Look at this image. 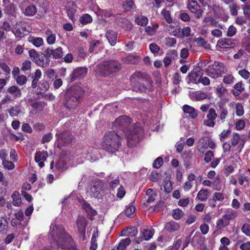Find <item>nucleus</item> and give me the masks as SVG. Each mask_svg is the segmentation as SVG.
<instances>
[{
    "mask_svg": "<svg viewBox=\"0 0 250 250\" xmlns=\"http://www.w3.org/2000/svg\"><path fill=\"white\" fill-rule=\"evenodd\" d=\"M205 71L209 77L216 79L225 73L227 69L223 63L215 61L212 65L208 66Z\"/></svg>",
    "mask_w": 250,
    "mask_h": 250,
    "instance_id": "423d86ee",
    "label": "nucleus"
},
{
    "mask_svg": "<svg viewBox=\"0 0 250 250\" xmlns=\"http://www.w3.org/2000/svg\"><path fill=\"white\" fill-rule=\"evenodd\" d=\"M48 57L45 55L41 56L40 59H39L38 61L36 62L38 65L42 67H45L47 66L49 64V60L48 58Z\"/></svg>",
    "mask_w": 250,
    "mask_h": 250,
    "instance_id": "72a5a7b5",
    "label": "nucleus"
},
{
    "mask_svg": "<svg viewBox=\"0 0 250 250\" xmlns=\"http://www.w3.org/2000/svg\"><path fill=\"white\" fill-rule=\"evenodd\" d=\"M4 8L5 12L8 14L13 15L15 12L16 6L13 3L7 5Z\"/></svg>",
    "mask_w": 250,
    "mask_h": 250,
    "instance_id": "3c124183",
    "label": "nucleus"
},
{
    "mask_svg": "<svg viewBox=\"0 0 250 250\" xmlns=\"http://www.w3.org/2000/svg\"><path fill=\"white\" fill-rule=\"evenodd\" d=\"M31 42L36 47H40L43 44V40L41 38H33Z\"/></svg>",
    "mask_w": 250,
    "mask_h": 250,
    "instance_id": "680f3d73",
    "label": "nucleus"
},
{
    "mask_svg": "<svg viewBox=\"0 0 250 250\" xmlns=\"http://www.w3.org/2000/svg\"><path fill=\"white\" fill-rule=\"evenodd\" d=\"M80 21L83 24H86L92 21V18L89 14H85L80 18Z\"/></svg>",
    "mask_w": 250,
    "mask_h": 250,
    "instance_id": "ea45409f",
    "label": "nucleus"
},
{
    "mask_svg": "<svg viewBox=\"0 0 250 250\" xmlns=\"http://www.w3.org/2000/svg\"><path fill=\"white\" fill-rule=\"evenodd\" d=\"M37 8L34 5L28 6L25 9L24 14L27 16H33L37 13Z\"/></svg>",
    "mask_w": 250,
    "mask_h": 250,
    "instance_id": "e433bc0d",
    "label": "nucleus"
},
{
    "mask_svg": "<svg viewBox=\"0 0 250 250\" xmlns=\"http://www.w3.org/2000/svg\"><path fill=\"white\" fill-rule=\"evenodd\" d=\"M237 215L238 213L236 211L232 209H227L222 216L229 225L230 220L235 219L237 217Z\"/></svg>",
    "mask_w": 250,
    "mask_h": 250,
    "instance_id": "412c9836",
    "label": "nucleus"
},
{
    "mask_svg": "<svg viewBox=\"0 0 250 250\" xmlns=\"http://www.w3.org/2000/svg\"><path fill=\"white\" fill-rule=\"evenodd\" d=\"M56 136L58 137V146L59 147L69 144L74 139L73 135L68 131L56 134Z\"/></svg>",
    "mask_w": 250,
    "mask_h": 250,
    "instance_id": "1a4fd4ad",
    "label": "nucleus"
},
{
    "mask_svg": "<svg viewBox=\"0 0 250 250\" xmlns=\"http://www.w3.org/2000/svg\"><path fill=\"white\" fill-rule=\"evenodd\" d=\"M49 239L52 244L55 243L58 248L62 249L77 250L76 245L71 237L61 225L53 224L51 225Z\"/></svg>",
    "mask_w": 250,
    "mask_h": 250,
    "instance_id": "f257e3e1",
    "label": "nucleus"
},
{
    "mask_svg": "<svg viewBox=\"0 0 250 250\" xmlns=\"http://www.w3.org/2000/svg\"><path fill=\"white\" fill-rule=\"evenodd\" d=\"M123 7L127 11L130 10L134 8V2L132 0H126L123 3Z\"/></svg>",
    "mask_w": 250,
    "mask_h": 250,
    "instance_id": "864d4df0",
    "label": "nucleus"
},
{
    "mask_svg": "<svg viewBox=\"0 0 250 250\" xmlns=\"http://www.w3.org/2000/svg\"><path fill=\"white\" fill-rule=\"evenodd\" d=\"M76 5L74 2H70L67 5V14L69 18L74 21L76 20L75 14L76 13Z\"/></svg>",
    "mask_w": 250,
    "mask_h": 250,
    "instance_id": "f3484780",
    "label": "nucleus"
},
{
    "mask_svg": "<svg viewBox=\"0 0 250 250\" xmlns=\"http://www.w3.org/2000/svg\"><path fill=\"white\" fill-rule=\"evenodd\" d=\"M125 234L130 236H135L137 233V229L134 227H130L126 229Z\"/></svg>",
    "mask_w": 250,
    "mask_h": 250,
    "instance_id": "6e6d98bb",
    "label": "nucleus"
},
{
    "mask_svg": "<svg viewBox=\"0 0 250 250\" xmlns=\"http://www.w3.org/2000/svg\"><path fill=\"white\" fill-rule=\"evenodd\" d=\"M163 187L164 188V191L167 193H169L171 191L172 188V184L171 182L169 180H165L163 184Z\"/></svg>",
    "mask_w": 250,
    "mask_h": 250,
    "instance_id": "49530a36",
    "label": "nucleus"
},
{
    "mask_svg": "<svg viewBox=\"0 0 250 250\" xmlns=\"http://www.w3.org/2000/svg\"><path fill=\"white\" fill-rule=\"evenodd\" d=\"M183 110L185 113L189 114L191 118L192 119H195L198 115L195 108L188 105H184L183 106Z\"/></svg>",
    "mask_w": 250,
    "mask_h": 250,
    "instance_id": "a878e982",
    "label": "nucleus"
},
{
    "mask_svg": "<svg viewBox=\"0 0 250 250\" xmlns=\"http://www.w3.org/2000/svg\"><path fill=\"white\" fill-rule=\"evenodd\" d=\"M203 21L207 24L206 26H217V25H214V21L212 17H206Z\"/></svg>",
    "mask_w": 250,
    "mask_h": 250,
    "instance_id": "052dcab7",
    "label": "nucleus"
},
{
    "mask_svg": "<svg viewBox=\"0 0 250 250\" xmlns=\"http://www.w3.org/2000/svg\"><path fill=\"white\" fill-rule=\"evenodd\" d=\"M214 154L212 151H208L205 155L204 160L207 163H209L213 157Z\"/></svg>",
    "mask_w": 250,
    "mask_h": 250,
    "instance_id": "69168bd1",
    "label": "nucleus"
},
{
    "mask_svg": "<svg viewBox=\"0 0 250 250\" xmlns=\"http://www.w3.org/2000/svg\"><path fill=\"white\" fill-rule=\"evenodd\" d=\"M48 156V153L45 151H38L35 153V161L38 163L40 167H44V162L46 161Z\"/></svg>",
    "mask_w": 250,
    "mask_h": 250,
    "instance_id": "ddd939ff",
    "label": "nucleus"
},
{
    "mask_svg": "<svg viewBox=\"0 0 250 250\" xmlns=\"http://www.w3.org/2000/svg\"><path fill=\"white\" fill-rule=\"evenodd\" d=\"M27 78L24 75L19 76L16 79V82L18 84L22 85L25 83Z\"/></svg>",
    "mask_w": 250,
    "mask_h": 250,
    "instance_id": "338daca9",
    "label": "nucleus"
},
{
    "mask_svg": "<svg viewBox=\"0 0 250 250\" xmlns=\"http://www.w3.org/2000/svg\"><path fill=\"white\" fill-rule=\"evenodd\" d=\"M233 44V41L231 39L222 38L217 41V46L221 48H226Z\"/></svg>",
    "mask_w": 250,
    "mask_h": 250,
    "instance_id": "aec40b11",
    "label": "nucleus"
},
{
    "mask_svg": "<svg viewBox=\"0 0 250 250\" xmlns=\"http://www.w3.org/2000/svg\"><path fill=\"white\" fill-rule=\"evenodd\" d=\"M203 73L200 70H193L188 73V76L190 81L196 83H200Z\"/></svg>",
    "mask_w": 250,
    "mask_h": 250,
    "instance_id": "dca6fc26",
    "label": "nucleus"
},
{
    "mask_svg": "<svg viewBox=\"0 0 250 250\" xmlns=\"http://www.w3.org/2000/svg\"><path fill=\"white\" fill-rule=\"evenodd\" d=\"M180 225L174 221H170L166 223L165 229L169 232L172 233L180 229Z\"/></svg>",
    "mask_w": 250,
    "mask_h": 250,
    "instance_id": "b1692460",
    "label": "nucleus"
},
{
    "mask_svg": "<svg viewBox=\"0 0 250 250\" xmlns=\"http://www.w3.org/2000/svg\"><path fill=\"white\" fill-rule=\"evenodd\" d=\"M184 215V212L182 210L177 208L173 210L172 217L175 220H178L182 218Z\"/></svg>",
    "mask_w": 250,
    "mask_h": 250,
    "instance_id": "79ce46f5",
    "label": "nucleus"
},
{
    "mask_svg": "<svg viewBox=\"0 0 250 250\" xmlns=\"http://www.w3.org/2000/svg\"><path fill=\"white\" fill-rule=\"evenodd\" d=\"M8 227V222L6 218L4 217H0V232H4Z\"/></svg>",
    "mask_w": 250,
    "mask_h": 250,
    "instance_id": "58836bf2",
    "label": "nucleus"
},
{
    "mask_svg": "<svg viewBox=\"0 0 250 250\" xmlns=\"http://www.w3.org/2000/svg\"><path fill=\"white\" fill-rule=\"evenodd\" d=\"M242 231L247 236L250 237V225L244 224L242 227Z\"/></svg>",
    "mask_w": 250,
    "mask_h": 250,
    "instance_id": "0e129e2a",
    "label": "nucleus"
},
{
    "mask_svg": "<svg viewBox=\"0 0 250 250\" xmlns=\"http://www.w3.org/2000/svg\"><path fill=\"white\" fill-rule=\"evenodd\" d=\"M217 117V114H216L215 109L213 108H210L207 116V118L210 120L214 121Z\"/></svg>",
    "mask_w": 250,
    "mask_h": 250,
    "instance_id": "603ef678",
    "label": "nucleus"
},
{
    "mask_svg": "<svg viewBox=\"0 0 250 250\" xmlns=\"http://www.w3.org/2000/svg\"><path fill=\"white\" fill-rule=\"evenodd\" d=\"M45 34L47 36V42L49 44H54L56 41L55 34L53 33V32L49 29L45 31Z\"/></svg>",
    "mask_w": 250,
    "mask_h": 250,
    "instance_id": "cd10ccee",
    "label": "nucleus"
},
{
    "mask_svg": "<svg viewBox=\"0 0 250 250\" xmlns=\"http://www.w3.org/2000/svg\"><path fill=\"white\" fill-rule=\"evenodd\" d=\"M122 68L121 64L115 60L105 61L96 66L97 73L103 76H109L118 72Z\"/></svg>",
    "mask_w": 250,
    "mask_h": 250,
    "instance_id": "20e7f679",
    "label": "nucleus"
},
{
    "mask_svg": "<svg viewBox=\"0 0 250 250\" xmlns=\"http://www.w3.org/2000/svg\"><path fill=\"white\" fill-rule=\"evenodd\" d=\"M87 192L92 197L101 198L104 195V185L101 181H96L88 186Z\"/></svg>",
    "mask_w": 250,
    "mask_h": 250,
    "instance_id": "0eeeda50",
    "label": "nucleus"
},
{
    "mask_svg": "<svg viewBox=\"0 0 250 250\" xmlns=\"http://www.w3.org/2000/svg\"><path fill=\"white\" fill-rule=\"evenodd\" d=\"M236 114L238 116H241L244 114V111L243 106L241 104L238 103L236 104Z\"/></svg>",
    "mask_w": 250,
    "mask_h": 250,
    "instance_id": "5fc2aeb1",
    "label": "nucleus"
},
{
    "mask_svg": "<svg viewBox=\"0 0 250 250\" xmlns=\"http://www.w3.org/2000/svg\"><path fill=\"white\" fill-rule=\"evenodd\" d=\"M240 140V136L237 133H234L233 134L232 137L231 139V143L232 146H236Z\"/></svg>",
    "mask_w": 250,
    "mask_h": 250,
    "instance_id": "4d7b16f0",
    "label": "nucleus"
},
{
    "mask_svg": "<svg viewBox=\"0 0 250 250\" xmlns=\"http://www.w3.org/2000/svg\"><path fill=\"white\" fill-rule=\"evenodd\" d=\"M13 204L15 206H19L21 203V200L19 192L15 191L12 195Z\"/></svg>",
    "mask_w": 250,
    "mask_h": 250,
    "instance_id": "2f4dec72",
    "label": "nucleus"
},
{
    "mask_svg": "<svg viewBox=\"0 0 250 250\" xmlns=\"http://www.w3.org/2000/svg\"><path fill=\"white\" fill-rule=\"evenodd\" d=\"M135 211V208L133 206H129L125 211V214L129 217L132 218L134 216Z\"/></svg>",
    "mask_w": 250,
    "mask_h": 250,
    "instance_id": "c03bdc74",
    "label": "nucleus"
},
{
    "mask_svg": "<svg viewBox=\"0 0 250 250\" xmlns=\"http://www.w3.org/2000/svg\"><path fill=\"white\" fill-rule=\"evenodd\" d=\"M2 165L5 168L9 170L13 169L14 168V165L11 161L3 160L2 162Z\"/></svg>",
    "mask_w": 250,
    "mask_h": 250,
    "instance_id": "e2e57ef3",
    "label": "nucleus"
},
{
    "mask_svg": "<svg viewBox=\"0 0 250 250\" xmlns=\"http://www.w3.org/2000/svg\"><path fill=\"white\" fill-rule=\"evenodd\" d=\"M209 195V191L207 189H201L197 194V198L201 201H205Z\"/></svg>",
    "mask_w": 250,
    "mask_h": 250,
    "instance_id": "473e14b6",
    "label": "nucleus"
},
{
    "mask_svg": "<svg viewBox=\"0 0 250 250\" xmlns=\"http://www.w3.org/2000/svg\"><path fill=\"white\" fill-rule=\"evenodd\" d=\"M234 90H232V93L235 96H238L240 93L244 90L243 83L241 82L236 83L233 86Z\"/></svg>",
    "mask_w": 250,
    "mask_h": 250,
    "instance_id": "7c9ffc66",
    "label": "nucleus"
},
{
    "mask_svg": "<svg viewBox=\"0 0 250 250\" xmlns=\"http://www.w3.org/2000/svg\"><path fill=\"white\" fill-rule=\"evenodd\" d=\"M98 236L97 233H94L92 235L90 242V250H96L97 248V243L96 242V238Z\"/></svg>",
    "mask_w": 250,
    "mask_h": 250,
    "instance_id": "a19ab883",
    "label": "nucleus"
},
{
    "mask_svg": "<svg viewBox=\"0 0 250 250\" xmlns=\"http://www.w3.org/2000/svg\"><path fill=\"white\" fill-rule=\"evenodd\" d=\"M24 108L20 104L15 105L8 110L11 117H17L20 114L23 113Z\"/></svg>",
    "mask_w": 250,
    "mask_h": 250,
    "instance_id": "5701e85b",
    "label": "nucleus"
},
{
    "mask_svg": "<svg viewBox=\"0 0 250 250\" xmlns=\"http://www.w3.org/2000/svg\"><path fill=\"white\" fill-rule=\"evenodd\" d=\"M228 223L224 220V217H222L219 219L216 223V228L218 229H220L222 228L228 226Z\"/></svg>",
    "mask_w": 250,
    "mask_h": 250,
    "instance_id": "8fccbe9b",
    "label": "nucleus"
},
{
    "mask_svg": "<svg viewBox=\"0 0 250 250\" xmlns=\"http://www.w3.org/2000/svg\"><path fill=\"white\" fill-rule=\"evenodd\" d=\"M230 133L231 130L230 129L224 130L219 135L220 141L224 142L229 138Z\"/></svg>",
    "mask_w": 250,
    "mask_h": 250,
    "instance_id": "de8ad7c7",
    "label": "nucleus"
},
{
    "mask_svg": "<svg viewBox=\"0 0 250 250\" xmlns=\"http://www.w3.org/2000/svg\"><path fill=\"white\" fill-rule=\"evenodd\" d=\"M131 240L130 238H126L124 239H122L120 242L118 246L117 247L118 250H125L127 246L130 243Z\"/></svg>",
    "mask_w": 250,
    "mask_h": 250,
    "instance_id": "4c0bfd02",
    "label": "nucleus"
},
{
    "mask_svg": "<svg viewBox=\"0 0 250 250\" xmlns=\"http://www.w3.org/2000/svg\"><path fill=\"white\" fill-rule=\"evenodd\" d=\"M226 4L229 5V8L230 13L232 16H236L238 14V9L239 6L237 4L234 2V0H221Z\"/></svg>",
    "mask_w": 250,
    "mask_h": 250,
    "instance_id": "2eb2a0df",
    "label": "nucleus"
},
{
    "mask_svg": "<svg viewBox=\"0 0 250 250\" xmlns=\"http://www.w3.org/2000/svg\"><path fill=\"white\" fill-rule=\"evenodd\" d=\"M77 225L79 232L82 234H84L86 226L85 218L82 216H79L77 220Z\"/></svg>",
    "mask_w": 250,
    "mask_h": 250,
    "instance_id": "4be33fe9",
    "label": "nucleus"
},
{
    "mask_svg": "<svg viewBox=\"0 0 250 250\" xmlns=\"http://www.w3.org/2000/svg\"><path fill=\"white\" fill-rule=\"evenodd\" d=\"M29 55L33 61L36 62L40 58L39 53H38L35 50L31 49L28 52Z\"/></svg>",
    "mask_w": 250,
    "mask_h": 250,
    "instance_id": "37998d69",
    "label": "nucleus"
},
{
    "mask_svg": "<svg viewBox=\"0 0 250 250\" xmlns=\"http://www.w3.org/2000/svg\"><path fill=\"white\" fill-rule=\"evenodd\" d=\"M188 7L189 10L195 14L197 19L201 18L203 14V10L200 8L201 6L197 2L194 0H188Z\"/></svg>",
    "mask_w": 250,
    "mask_h": 250,
    "instance_id": "9d476101",
    "label": "nucleus"
},
{
    "mask_svg": "<svg viewBox=\"0 0 250 250\" xmlns=\"http://www.w3.org/2000/svg\"><path fill=\"white\" fill-rule=\"evenodd\" d=\"M121 139L122 138L115 132H107L104 137L103 148L109 153H115L118 151L121 146Z\"/></svg>",
    "mask_w": 250,
    "mask_h": 250,
    "instance_id": "7ed1b4c3",
    "label": "nucleus"
},
{
    "mask_svg": "<svg viewBox=\"0 0 250 250\" xmlns=\"http://www.w3.org/2000/svg\"><path fill=\"white\" fill-rule=\"evenodd\" d=\"M87 73V68L84 67H81L75 69L70 75L69 79L71 82L74 81L77 78H81L84 77Z\"/></svg>",
    "mask_w": 250,
    "mask_h": 250,
    "instance_id": "f8f14e48",
    "label": "nucleus"
},
{
    "mask_svg": "<svg viewBox=\"0 0 250 250\" xmlns=\"http://www.w3.org/2000/svg\"><path fill=\"white\" fill-rule=\"evenodd\" d=\"M177 57V54L175 50L170 51L164 59L165 66L167 67L171 63V61L175 60Z\"/></svg>",
    "mask_w": 250,
    "mask_h": 250,
    "instance_id": "6ab92c4d",
    "label": "nucleus"
},
{
    "mask_svg": "<svg viewBox=\"0 0 250 250\" xmlns=\"http://www.w3.org/2000/svg\"><path fill=\"white\" fill-rule=\"evenodd\" d=\"M236 28L233 25H230L228 29L227 32V36L229 37H232L235 35L236 33Z\"/></svg>",
    "mask_w": 250,
    "mask_h": 250,
    "instance_id": "774afa93",
    "label": "nucleus"
},
{
    "mask_svg": "<svg viewBox=\"0 0 250 250\" xmlns=\"http://www.w3.org/2000/svg\"><path fill=\"white\" fill-rule=\"evenodd\" d=\"M191 29L189 27L187 26L183 29L176 28L174 31V35L178 36L179 37L183 38L185 36L188 37L190 35Z\"/></svg>",
    "mask_w": 250,
    "mask_h": 250,
    "instance_id": "a211bd4d",
    "label": "nucleus"
},
{
    "mask_svg": "<svg viewBox=\"0 0 250 250\" xmlns=\"http://www.w3.org/2000/svg\"><path fill=\"white\" fill-rule=\"evenodd\" d=\"M83 93L82 88L79 86H73L67 89L65 93V106L69 109L76 108Z\"/></svg>",
    "mask_w": 250,
    "mask_h": 250,
    "instance_id": "f03ea898",
    "label": "nucleus"
},
{
    "mask_svg": "<svg viewBox=\"0 0 250 250\" xmlns=\"http://www.w3.org/2000/svg\"><path fill=\"white\" fill-rule=\"evenodd\" d=\"M208 95L205 92H192L189 94L190 98L195 101L204 100L207 98Z\"/></svg>",
    "mask_w": 250,
    "mask_h": 250,
    "instance_id": "393cba45",
    "label": "nucleus"
},
{
    "mask_svg": "<svg viewBox=\"0 0 250 250\" xmlns=\"http://www.w3.org/2000/svg\"><path fill=\"white\" fill-rule=\"evenodd\" d=\"M31 64L32 63L30 61L26 60L24 61L21 68V70L23 71H25L30 69L31 68Z\"/></svg>",
    "mask_w": 250,
    "mask_h": 250,
    "instance_id": "13d9d810",
    "label": "nucleus"
},
{
    "mask_svg": "<svg viewBox=\"0 0 250 250\" xmlns=\"http://www.w3.org/2000/svg\"><path fill=\"white\" fill-rule=\"evenodd\" d=\"M82 207L89 216H94L96 215V211L92 208L87 203L84 202L83 204Z\"/></svg>",
    "mask_w": 250,
    "mask_h": 250,
    "instance_id": "f704fd0d",
    "label": "nucleus"
},
{
    "mask_svg": "<svg viewBox=\"0 0 250 250\" xmlns=\"http://www.w3.org/2000/svg\"><path fill=\"white\" fill-rule=\"evenodd\" d=\"M161 14L163 15L164 18L168 23H171L173 21V20L170 15V12L169 10L167 9V8L164 9Z\"/></svg>",
    "mask_w": 250,
    "mask_h": 250,
    "instance_id": "c9c22d12",
    "label": "nucleus"
},
{
    "mask_svg": "<svg viewBox=\"0 0 250 250\" xmlns=\"http://www.w3.org/2000/svg\"><path fill=\"white\" fill-rule=\"evenodd\" d=\"M7 91L15 98H20L21 95L20 89L16 86L10 87L8 88Z\"/></svg>",
    "mask_w": 250,
    "mask_h": 250,
    "instance_id": "c85d7f7f",
    "label": "nucleus"
},
{
    "mask_svg": "<svg viewBox=\"0 0 250 250\" xmlns=\"http://www.w3.org/2000/svg\"><path fill=\"white\" fill-rule=\"evenodd\" d=\"M131 123V119L126 116H121L114 122V125L116 127L124 129L128 127Z\"/></svg>",
    "mask_w": 250,
    "mask_h": 250,
    "instance_id": "9b49d317",
    "label": "nucleus"
},
{
    "mask_svg": "<svg viewBox=\"0 0 250 250\" xmlns=\"http://www.w3.org/2000/svg\"><path fill=\"white\" fill-rule=\"evenodd\" d=\"M45 53L48 57L52 56L55 59L61 58L63 56L62 49L61 47H58L55 49L47 48L45 50Z\"/></svg>",
    "mask_w": 250,
    "mask_h": 250,
    "instance_id": "4468645a",
    "label": "nucleus"
},
{
    "mask_svg": "<svg viewBox=\"0 0 250 250\" xmlns=\"http://www.w3.org/2000/svg\"><path fill=\"white\" fill-rule=\"evenodd\" d=\"M21 23L22 22L21 21L17 22L15 24L14 27L12 30L13 33L17 37H19L22 34L21 29L18 27V26L21 25Z\"/></svg>",
    "mask_w": 250,
    "mask_h": 250,
    "instance_id": "a18cd8bd",
    "label": "nucleus"
},
{
    "mask_svg": "<svg viewBox=\"0 0 250 250\" xmlns=\"http://www.w3.org/2000/svg\"><path fill=\"white\" fill-rule=\"evenodd\" d=\"M152 232L148 229H144L142 233V237L145 240H147L152 237Z\"/></svg>",
    "mask_w": 250,
    "mask_h": 250,
    "instance_id": "09e8293b",
    "label": "nucleus"
},
{
    "mask_svg": "<svg viewBox=\"0 0 250 250\" xmlns=\"http://www.w3.org/2000/svg\"><path fill=\"white\" fill-rule=\"evenodd\" d=\"M242 8L245 16L247 18H249L250 16V5H242Z\"/></svg>",
    "mask_w": 250,
    "mask_h": 250,
    "instance_id": "bf43d9fd",
    "label": "nucleus"
},
{
    "mask_svg": "<svg viewBox=\"0 0 250 250\" xmlns=\"http://www.w3.org/2000/svg\"><path fill=\"white\" fill-rule=\"evenodd\" d=\"M135 21L138 25L145 26L148 23V20L145 16L138 15L135 17Z\"/></svg>",
    "mask_w": 250,
    "mask_h": 250,
    "instance_id": "c756f323",
    "label": "nucleus"
},
{
    "mask_svg": "<svg viewBox=\"0 0 250 250\" xmlns=\"http://www.w3.org/2000/svg\"><path fill=\"white\" fill-rule=\"evenodd\" d=\"M143 79V74L140 72H135L131 75L130 81L134 90L142 91L145 89V87L140 84Z\"/></svg>",
    "mask_w": 250,
    "mask_h": 250,
    "instance_id": "6e6552de",
    "label": "nucleus"
},
{
    "mask_svg": "<svg viewBox=\"0 0 250 250\" xmlns=\"http://www.w3.org/2000/svg\"><path fill=\"white\" fill-rule=\"evenodd\" d=\"M117 35L115 32L111 30H109L106 32V37L112 46L114 45L116 43Z\"/></svg>",
    "mask_w": 250,
    "mask_h": 250,
    "instance_id": "bb28decb",
    "label": "nucleus"
},
{
    "mask_svg": "<svg viewBox=\"0 0 250 250\" xmlns=\"http://www.w3.org/2000/svg\"><path fill=\"white\" fill-rule=\"evenodd\" d=\"M143 129L139 124L132 125V129L128 130L125 133L128 146H135L143 139Z\"/></svg>",
    "mask_w": 250,
    "mask_h": 250,
    "instance_id": "39448f33",
    "label": "nucleus"
}]
</instances>
